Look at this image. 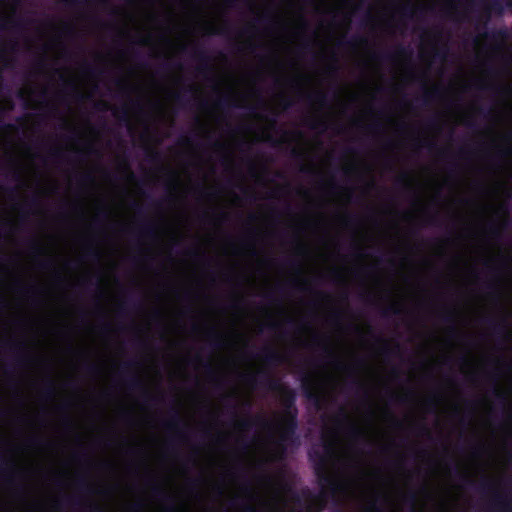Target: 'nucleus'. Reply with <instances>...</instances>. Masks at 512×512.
I'll use <instances>...</instances> for the list:
<instances>
[{"instance_id":"f257e3e1","label":"nucleus","mask_w":512,"mask_h":512,"mask_svg":"<svg viewBox=\"0 0 512 512\" xmlns=\"http://www.w3.org/2000/svg\"><path fill=\"white\" fill-rule=\"evenodd\" d=\"M242 380L253 388L265 387L270 391L281 393L282 416L278 425L279 435L276 441L274 460L283 461L286 458L288 446H298V408L296 406L297 394L294 389L281 384L267 371H258L253 374H243Z\"/></svg>"},{"instance_id":"f03ea898","label":"nucleus","mask_w":512,"mask_h":512,"mask_svg":"<svg viewBox=\"0 0 512 512\" xmlns=\"http://www.w3.org/2000/svg\"><path fill=\"white\" fill-rule=\"evenodd\" d=\"M333 452V443L325 442L324 453L319 450H311L308 452V458L313 464L318 484L322 489H328L334 496L344 489V485L335 474L329 471L328 463Z\"/></svg>"},{"instance_id":"7ed1b4c3","label":"nucleus","mask_w":512,"mask_h":512,"mask_svg":"<svg viewBox=\"0 0 512 512\" xmlns=\"http://www.w3.org/2000/svg\"><path fill=\"white\" fill-rule=\"evenodd\" d=\"M70 506L76 509H84L87 512H110L101 505L93 501H84L78 496L58 495L55 503L56 512H64V506Z\"/></svg>"},{"instance_id":"20e7f679","label":"nucleus","mask_w":512,"mask_h":512,"mask_svg":"<svg viewBox=\"0 0 512 512\" xmlns=\"http://www.w3.org/2000/svg\"><path fill=\"white\" fill-rule=\"evenodd\" d=\"M151 492L162 503L165 512H182L186 510L184 504H178L175 497L167 493L160 485L153 484Z\"/></svg>"},{"instance_id":"39448f33","label":"nucleus","mask_w":512,"mask_h":512,"mask_svg":"<svg viewBox=\"0 0 512 512\" xmlns=\"http://www.w3.org/2000/svg\"><path fill=\"white\" fill-rule=\"evenodd\" d=\"M469 4L472 7L481 6L485 10L487 18L491 13L502 15L506 8L512 12V0H471Z\"/></svg>"},{"instance_id":"423d86ee","label":"nucleus","mask_w":512,"mask_h":512,"mask_svg":"<svg viewBox=\"0 0 512 512\" xmlns=\"http://www.w3.org/2000/svg\"><path fill=\"white\" fill-rule=\"evenodd\" d=\"M333 421L337 427H340L344 423H349L347 428V434L351 439L355 441H360L364 439L363 431L359 429L355 424L349 422L348 414L343 408L339 410V413L333 418Z\"/></svg>"},{"instance_id":"0eeeda50","label":"nucleus","mask_w":512,"mask_h":512,"mask_svg":"<svg viewBox=\"0 0 512 512\" xmlns=\"http://www.w3.org/2000/svg\"><path fill=\"white\" fill-rule=\"evenodd\" d=\"M301 381L304 397L316 408L320 409L323 402V397L318 391L315 390L311 377L308 374H305Z\"/></svg>"},{"instance_id":"6e6552de","label":"nucleus","mask_w":512,"mask_h":512,"mask_svg":"<svg viewBox=\"0 0 512 512\" xmlns=\"http://www.w3.org/2000/svg\"><path fill=\"white\" fill-rule=\"evenodd\" d=\"M5 346L14 353V360L19 366H24L30 361V357L25 353L24 343L9 341L5 343Z\"/></svg>"},{"instance_id":"1a4fd4ad","label":"nucleus","mask_w":512,"mask_h":512,"mask_svg":"<svg viewBox=\"0 0 512 512\" xmlns=\"http://www.w3.org/2000/svg\"><path fill=\"white\" fill-rule=\"evenodd\" d=\"M124 384L125 386L129 389V390H132V391H140V390H143L144 391V398L146 400H151V401H154V402H158L159 400H161L160 398H156V397H152L145 389H144V384L142 382V380L139 378V376H137L136 374H129V375H126L124 377Z\"/></svg>"},{"instance_id":"9d476101","label":"nucleus","mask_w":512,"mask_h":512,"mask_svg":"<svg viewBox=\"0 0 512 512\" xmlns=\"http://www.w3.org/2000/svg\"><path fill=\"white\" fill-rule=\"evenodd\" d=\"M490 509L496 510L499 512H510L512 511V505L510 499L497 491H494L492 494Z\"/></svg>"},{"instance_id":"9b49d317","label":"nucleus","mask_w":512,"mask_h":512,"mask_svg":"<svg viewBox=\"0 0 512 512\" xmlns=\"http://www.w3.org/2000/svg\"><path fill=\"white\" fill-rule=\"evenodd\" d=\"M270 425H271V423L261 416L239 419L235 422V426L238 429L243 430V431H249L254 426H261V427L267 428V427H270Z\"/></svg>"},{"instance_id":"f8f14e48","label":"nucleus","mask_w":512,"mask_h":512,"mask_svg":"<svg viewBox=\"0 0 512 512\" xmlns=\"http://www.w3.org/2000/svg\"><path fill=\"white\" fill-rule=\"evenodd\" d=\"M258 357L261 358V360L270 366H276L283 361V357L279 352H277L275 349L271 347H264L258 354Z\"/></svg>"},{"instance_id":"ddd939ff","label":"nucleus","mask_w":512,"mask_h":512,"mask_svg":"<svg viewBox=\"0 0 512 512\" xmlns=\"http://www.w3.org/2000/svg\"><path fill=\"white\" fill-rule=\"evenodd\" d=\"M1 470L5 481L10 485H14L18 474L15 462L12 459L4 458L1 463Z\"/></svg>"},{"instance_id":"4468645a","label":"nucleus","mask_w":512,"mask_h":512,"mask_svg":"<svg viewBox=\"0 0 512 512\" xmlns=\"http://www.w3.org/2000/svg\"><path fill=\"white\" fill-rule=\"evenodd\" d=\"M193 57L200 62V66L198 67V71L200 73L205 74L212 71L210 64L211 59L204 49L195 47L193 51Z\"/></svg>"},{"instance_id":"2eb2a0df","label":"nucleus","mask_w":512,"mask_h":512,"mask_svg":"<svg viewBox=\"0 0 512 512\" xmlns=\"http://www.w3.org/2000/svg\"><path fill=\"white\" fill-rule=\"evenodd\" d=\"M164 426L170 431H176L182 436V428L184 427L183 420L180 416V413L177 409H172L170 418L164 422Z\"/></svg>"},{"instance_id":"dca6fc26","label":"nucleus","mask_w":512,"mask_h":512,"mask_svg":"<svg viewBox=\"0 0 512 512\" xmlns=\"http://www.w3.org/2000/svg\"><path fill=\"white\" fill-rule=\"evenodd\" d=\"M441 93L442 89L439 86H433L431 89L425 88L421 97L423 105H427L430 102L438 99L441 96Z\"/></svg>"},{"instance_id":"f3484780","label":"nucleus","mask_w":512,"mask_h":512,"mask_svg":"<svg viewBox=\"0 0 512 512\" xmlns=\"http://www.w3.org/2000/svg\"><path fill=\"white\" fill-rule=\"evenodd\" d=\"M408 54L410 55L411 53L407 50V48L402 45H399L396 48V51L394 54L385 52V53H381V54H375L374 57L376 59H380V60H384V61H392L394 59V56H406Z\"/></svg>"},{"instance_id":"a211bd4d","label":"nucleus","mask_w":512,"mask_h":512,"mask_svg":"<svg viewBox=\"0 0 512 512\" xmlns=\"http://www.w3.org/2000/svg\"><path fill=\"white\" fill-rule=\"evenodd\" d=\"M484 321L489 325L494 334L504 335L506 333L507 324L505 319L495 321L492 318H485Z\"/></svg>"},{"instance_id":"6ab92c4d","label":"nucleus","mask_w":512,"mask_h":512,"mask_svg":"<svg viewBox=\"0 0 512 512\" xmlns=\"http://www.w3.org/2000/svg\"><path fill=\"white\" fill-rule=\"evenodd\" d=\"M440 318H441V320L444 323L451 324L449 331L452 334H456L457 333V328L455 326V322H456V312H455V310H453V309H446L440 315Z\"/></svg>"},{"instance_id":"aec40b11","label":"nucleus","mask_w":512,"mask_h":512,"mask_svg":"<svg viewBox=\"0 0 512 512\" xmlns=\"http://www.w3.org/2000/svg\"><path fill=\"white\" fill-rule=\"evenodd\" d=\"M140 233L149 239H155L157 236V227L151 221H144L140 226Z\"/></svg>"},{"instance_id":"412c9836","label":"nucleus","mask_w":512,"mask_h":512,"mask_svg":"<svg viewBox=\"0 0 512 512\" xmlns=\"http://www.w3.org/2000/svg\"><path fill=\"white\" fill-rule=\"evenodd\" d=\"M209 345L213 349H221L224 347L223 335L216 332L215 330H211L208 334Z\"/></svg>"},{"instance_id":"4be33fe9","label":"nucleus","mask_w":512,"mask_h":512,"mask_svg":"<svg viewBox=\"0 0 512 512\" xmlns=\"http://www.w3.org/2000/svg\"><path fill=\"white\" fill-rule=\"evenodd\" d=\"M403 503L410 507L411 512H417L418 495L415 491H409L402 497Z\"/></svg>"},{"instance_id":"5701e85b","label":"nucleus","mask_w":512,"mask_h":512,"mask_svg":"<svg viewBox=\"0 0 512 512\" xmlns=\"http://www.w3.org/2000/svg\"><path fill=\"white\" fill-rule=\"evenodd\" d=\"M247 497L249 502H242L241 505H239V507L244 512H260V510L251 503L252 501H255L257 499V495L249 489Z\"/></svg>"},{"instance_id":"b1692460","label":"nucleus","mask_w":512,"mask_h":512,"mask_svg":"<svg viewBox=\"0 0 512 512\" xmlns=\"http://www.w3.org/2000/svg\"><path fill=\"white\" fill-rule=\"evenodd\" d=\"M306 99L309 102H316L321 107H326L328 105V98L324 92H317L315 94L307 95Z\"/></svg>"},{"instance_id":"393cba45","label":"nucleus","mask_w":512,"mask_h":512,"mask_svg":"<svg viewBox=\"0 0 512 512\" xmlns=\"http://www.w3.org/2000/svg\"><path fill=\"white\" fill-rule=\"evenodd\" d=\"M378 340L384 343L381 349V354L384 355L385 357L398 355L400 353L401 346L399 343H397L394 348H390L385 340L380 338Z\"/></svg>"},{"instance_id":"a878e982","label":"nucleus","mask_w":512,"mask_h":512,"mask_svg":"<svg viewBox=\"0 0 512 512\" xmlns=\"http://www.w3.org/2000/svg\"><path fill=\"white\" fill-rule=\"evenodd\" d=\"M401 18L403 19H413L415 15V8L411 3L403 4L399 9Z\"/></svg>"},{"instance_id":"bb28decb","label":"nucleus","mask_w":512,"mask_h":512,"mask_svg":"<svg viewBox=\"0 0 512 512\" xmlns=\"http://www.w3.org/2000/svg\"><path fill=\"white\" fill-rule=\"evenodd\" d=\"M215 104L220 109L238 107V103L235 100L231 99L229 96H223L219 98Z\"/></svg>"},{"instance_id":"cd10ccee","label":"nucleus","mask_w":512,"mask_h":512,"mask_svg":"<svg viewBox=\"0 0 512 512\" xmlns=\"http://www.w3.org/2000/svg\"><path fill=\"white\" fill-rule=\"evenodd\" d=\"M402 313V310L396 304H391L381 311V316L384 318H389L391 316H397Z\"/></svg>"},{"instance_id":"c85d7f7f","label":"nucleus","mask_w":512,"mask_h":512,"mask_svg":"<svg viewBox=\"0 0 512 512\" xmlns=\"http://www.w3.org/2000/svg\"><path fill=\"white\" fill-rule=\"evenodd\" d=\"M56 394L54 383L49 379L42 389V395L45 399H52Z\"/></svg>"},{"instance_id":"c756f323","label":"nucleus","mask_w":512,"mask_h":512,"mask_svg":"<svg viewBox=\"0 0 512 512\" xmlns=\"http://www.w3.org/2000/svg\"><path fill=\"white\" fill-rule=\"evenodd\" d=\"M339 45H346V46H349V47H356L357 45H362V44H367V38L363 37V36H353L350 40L348 41H345V42H339L338 43Z\"/></svg>"},{"instance_id":"7c9ffc66","label":"nucleus","mask_w":512,"mask_h":512,"mask_svg":"<svg viewBox=\"0 0 512 512\" xmlns=\"http://www.w3.org/2000/svg\"><path fill=\"white\" fill-rule=\"evenodd\" d=\"M203 367L205 368L207 375L210 378L215 380L217 387L222 388L223 382L221 380H219L218 378H216V373H215L212 365L210 364V362H208V361L203 362Z\"/></svg>"},{"instance_id":"2f4dec72","label":"nucleus","mask_w":512,"mask_h":512,"mask_svg":"<svg viewBox=\"0 0 512 512\" xmlns=\"http://www.w3.org/2000/svg\"><path fill=\"white\" fill-rule=\"evenodd\" d=\"M77 488L79 491L86 493V494H93L95 491L93 490L92 486L88 483V481L85 478H79L77 481Z\"/></svg>"},{"instance_id":"473e14b6","label":"nucleus","mask_w":512,"mask_h":512,"mask_svg":"<svg viewBox=\"0 0 512 512\" xmlns=\"http://www.w3.org/2000/svg\"><path fill=\"white\" fill-rule=\"evenodd\" d=\"M22 512H45V507L41 501L35 500Z\"/></svg>"},{"instance_id":"72a5a7b5","label":"nucleus","mask_w":512,"mask_h":512,"mask_svg":"<svg viewBox=\"0 0 512 512\" xmlns=\"http://www.w3.org/2000/svg\"><path fill=\"white\" fill-rule=\"evenodd\" d=\"M114 116L120 121L129 123V113L126 107H122L120 110H115Z\"/></svg>"},{"instance_id":"f704fd0d","label":"nucleus","mask_w":512,"mask_h":512,"mask_svg":"<svg viewBox=\"0 0 512 512\" xmlns=\"http://www.w3.org/2000/svg\"><path fill=\"white\" fill-rule=\"evenodd\" d=\"M87 258L93 260V261H99L101 258L100 251L95 247H90L86 251Z\"/></svg>"},{"instance_id":"c9c22d12","label":"nucleus","mask_w":512,"mask_h":512,"mask_svg":"<svg viewBox=\"0 0 512 512\" xmlns=\"http://www.w3.org/2000/svg\"><path fill=\"white\" fill-rule=\"evenodd\" d=\"M146 152H147V158L149 161L159 162L161 160V154L158 151L149 147V148H147Z\"/></svg>"},{"instance_id":"e433bc0d","label":"nucleus","mask_w":512,"mask_h":512,"mask_svg":"<svg viewBox=\"0 0 512 512\" xmlns=\"http://www.w3.org/2000/svg\"><path fill=\"white\" fill-rule=\"evenodd\" d=\"M493 395L498 400L499 403H501L503 406L506 405L507 397L504 392L499 390L496 386L493 389Z\"/></svg>"},{"instance_id":"4c0bfd02","label":"nucleus","mask_w":512,"mask_h":512,"mask_svg":"<svg viewBox=\"0 0 512 512\" xmlns=\"http://www.w3.org/2000/svg\"><path fill=\"white\" fill-rule=\"evenodd\" d=\"M493 489V485L492 483L487 480V479H484L480 482L479 486H478V490L482 493H486L488 491H491Z\"/></svg>"},{"instance_id":"58836bf2","label":"nucleus","mask_w":512,"mask_h":512,"mask_svg":"<svg viewBox=\"0 0 512 512\" xmlns=\"http://www.w3.org/2000/svg\"><path fill=\"white\" fill-rule=\"evenodd\" d=\"M308 126L311 129H318V128L326 129L327 128L326 122L324 120H322V119L313 120L310 123H308Z\"/></svg>"},{"instance_id":"ea45409f","label":"nucleus","mask_w":512,"mask_h":512,"mask_svg":"<svg viewBox=\"0 0 512 512\" xmlns=\"http://www.w3.org/2000/svg\"><path fill=\"white\" fill-rule=\"evenodd\" d=\"M314 342L318 347H320L329 357H333V353L330 350V348L324 343L322 340H320L318 337L314 339Z\"/></svg>"},{"instance_id":"a19ab883","label":"nucleus","mask_w":512,"mask_h":512,"mask_svg":"<svg viewBox=\"0 0 512 512\" xmlns=\"http://www.w3.org/2000/svg\"><path fill=\"white\" fill-rule=\"evenodd\" d=\"M85 370L90 375H98L100 373L99 366L94 363L85 364Z\"/></svg>"},{"instance_id":"79ce46f5","label":"nucleus","mask_w":512,"mask_h":512,"mask_svg":"<svg viewBox=\"0 0 512 512\" xmlns=\"http://www.w3.org/2000/svg\"><path fill=\"white\" fill-rule=\"evenodd\" d=\"M144 507H145L144 503L141 502V501H138V502H135V503L131 504L127 508V512H143Z\"/></svg>"},{"instance_id":"37998d69","label":"nucleus","mask_w":512,"mask_h":512,"mask_svg":"<svg viewBox=\"0 0 512 512\" xmlns=\"http://www.w3.org/2000/svg\"><path fill=\"white\" fill-rule=\"evenodd\" d=\"M396 183L397 184H401L403 185L405 188L409 189L410 188V180H409V176L407 173H403L402 175H400L397 180H396Z\"/></svg>"},{"instance_id":"c03bdc74","label":"nucleus","mask_w":512,"mask_h":512,"mask_svg":"<svg viewBox=\"0 0 512 512\" xmlns=\"http://www.w3.org/2000/svg\"><path fill=\"white\" fill-rule=\"evenodd\" d=\"M380 499H381V497H376L375 499H373L368 505V511L379 512L380 511V506H379Z\"/></svg>"},{"instance_id":"a18cd8bd","label":"nucleus","mask_w":512,"mask_h":512,"mask_svg":"<svg viewBox=\"0 0 512 512\" xmlns=\"http://www.w3.org/2000/svg\"><path fill=\"white\" fill-rule=\"evenodd\" d=\"M477 88L479 90H483V91H488V90H495L497 92L499 91H502L504 90L502 87H499V86H494V85H490V84H483V83H480Z\"/></svg>"},{"instance_id":"49530a36","label":"nucleus","mask_w":512,"mask_h":512,"mask_svg":"<svg viewBox=\"0 0 512 512\" xmlns=\"http://www.w3.org/2000/svg\"><path fill=\"white\" fill-rule=\"evenodd\" d=\"M290 155L293 159L298 160L300 162H302L304 159V153L297 148H292L290 151Z\"/></svg>"},{"instance_id":"de8ad7c7","label":"nucleus","mask_w":512,"mask_h":512,"mask_svg":"<svg viewBox=\"0 0 512 512\" xmlns=\"http://www.w3.org/2000/svg\"><path fill=\"white\" fill-rule=\"evenodd\" d=\"M349 388H355L357 392L364 391V385L357 378H353L349 384Z\"/></svg>"},{"instance_id":"09e8293b","label":"nucleus","mask_w":512,"mask_h":512,"mask_svg":"<svg viewBox=\"0 0 512 512\" xmlns=\"http://www.w3.org/2000/svg\"><path fill=\"white\" fill-rule=\"evenodd\" d=\"M447 53H448L447 47H443L441 49H436L434 51V57L439 60H444L447 56Z\"/></svg>"},{"instance_id":"8fccbe9b","label":"nucleus","mask_w":512,"mask_h":512,"mask_svg":"<svg viewBox=\"0 0 512 512\" xmlns=\"http://www.w3.org/2000/svg\"><path fill=\"white\" fill-rule=\"evenodd\" d=\"M412 396V392H408L405 396H396L394 394H391V400L392 401H397L399 403H406L409 398Z\"/></svg>"},{"instance_id":"3c124183","label":"nucleus","mask_w":512,"mask_h":512,"mask_svg":"<svg viewBox=\"0 0 512 512\" xmlns=\"http://www.w3.org/2000/svg\"><path fill=\"white\" fill-rule=\"evenodd\" d=\"M81 184H91L94 183V177L91 173H85L80 177Z\"/></svg>"},{"instance_id":"603ef678","label":"nucleus","mask_w":512,"mask_h":512,"mask_svg":"<svg viewBox=\"0 0 512 512\" xmlns=\"http://www.w3.org/2000/svg\"><path fill=\"white\" fill-rule=\"evenodd\" d=\"M426 223L431 226H438L439 225V217L437 214H431L427 217Z\"/></svg>"},{"instance_id":"864d4df0","label":"nucleus","mask_w":512,"mask_h":512,"mask_svg":"<svg viewBox=\"0 0 512 512\" xmlns=\"http://www.w3.org/2000/svg\"><path fill=\"white\" fill-rule=\"evenodd\" d=\"M10 165L12 166V178L13 180L15 181H20L21 180V173L18 169H15V161L14 160H11L10 162Z\"/></svg>"},{"instance_id":"5fc2aeb1","label":"nucleus","mask_w":512,"mask_h":512,"mask_svg":"<svg viewBox=\"0 0 512 512\" xmlns=\"http://www.w3.org/2000/svg\"><path fill=\"white\" fill-rule=\"evenodd\" d=\"M511 154V148L505 147V148H499L497 149L496 155L499 158H505Z\"/></svg>"},{"instance_id":"6e6d98bb","label":"nucleus","mask_w":512,"mask_h":512,"mask_svg":"<svg viewBox=\"0 0 512 512\" xmlns=\"http://www.w3.org/2000/svg\"><path fill=\"white\" fill-rule=\"evenodd\" d=\"M227 32H228V28L227 27H223L221 29L211 28L208 31V33L212 34V35H225V34H227Z\"/></svg>"},{"instance_id":"4d7b16f0","label":"nucleus","mask_w":512,"mask_h":512,"mask_svg":"<svg viewBox=\"0 0 512 512\" xmlns=\"http://www.w3.org/2000/svg\"><path fill=\"white\" fill-rule=\"evenodd\" d=\"M53 266V262L52 260L48 259V260H43V261H40L39 262V268L43 269V270H48V269H51Z\"/></svg>"},{"instance_id":"13d9d810","label":"nucleus","mask_w":512,"mask_h":512,"mask_svg":"<svg viewBox=\"0 0 512 512\" xmlns=\"http://www.w3.org/2000/svg\"><path fill=\"white\" fill-rule=\"evenodd\" d=\"M417 143L419 144L420 147H427L430 151H432L436 148V143L433 141H426V142L419 141Z\"/></svg>"},{"instance_id":"bf43d9fd","label":"nucleus","mask_w":512,"mask_h":512,"mask_svg":"<svg viewBox=\"0 0 512 512\" xmlns=\"http://www.w3.org/2000/svg\"><path fill=\"white\" fill-rule=\"evenodd\" d=\"M370 132H380L382 130V124L380 122H375L367 127Z\"/></svg>"},{"instance_id":"052dcab7","label":"nucleus","mask_w":512,"mask_h":512,"mask_svg":"<svg viewBox=\"0 0 512 512\" xmlns=\"http://www.w3.org/2000/svg\"><path fill=\"white\" fill-rule=\"evenodd\" d=\"M489 231H490V234L494 237V238H499L500 235H501V232H500V229L494 225H491L489 227Z\"/></svg>"},{"instance_id":"680f3d73","label":"nucleus","mask_w":512,"mask_h":512,"mask_svg":"<svg viewBox=\"0 0 512 512\" xmlns=\"http://www.w3.org/2000/svg\"><path fill=\"white\" fill-rule=\"evenodd\" d=\"M460 5V1L459 0H453L451 1L449 4H448V11L449 12H454V11H457L458 9V6Z\"/></svg>"},{"instance_id":"e2e57ef3","label":"nucleus","mask_w":512,"mask_h":512,"mask_svg":"<svg viewBox=\"0 0 512 512\" xmlns=\"http://www.w3.org/2000/svg\"><path fill=\"white\" fill-rule=\"evenodd\" d=\"M174 99L176 100V102H178L179 104H185L187 103V98L185 97L184 94L182 93H176L174 94Z\"/></svg>"},{"instance_id":"0e129e2a","label":"nucleus","mask_w":512,"mask_h":512,"mask_svg":"<svg viewBox=\"0 0 512 512\" xmlns=\"http://www.w3.org/2000/svg\"><path fill=\"white\" fill-rule=\"evenodd\" d=\"M344 220H345L346 225H351V224L356 223L357 217L355 215L348 214V215H346Z\"/></svg>"},{"instance_id":"69168bd1","label":"nucleus","mask_w":512,"mask_h":512,"mask_svg":"<svg viewBox=\"0 0 512 512\" xmlns=\"http://www.w3.org/2000/svg\"><path fill=\"white\" fill-rule=\"evenodd\" d=\"M30 245H31V249H32L33 253H35L37 255L41 254L42 250L36 241H34V240L31 241Z\"/></svg>"},{"instance_id":"338daca9","label":"nucleus","mask_w":512,"mask_h":512,"mask_svg":"<svg viewBox=\"0 0 512 512\" xmlns=\"http://www.w3.org/2000/svg\"><path fill=\"white\" fill-rule=\"evenodd\" d=\"M51 156L55 159V160H62L63 158V154L62 152L59 150V149H54L51 151Z\"/></svg>"},{"instance_id":"774afa93","label":"nucleus","mask_w":512,"mask_h":512,"mask_svg":"<svg viewBox=\"0 0 512 512\" xmlns=\"http://www.w3.org/2000/svg\"><path fill=\"white\" fill-rule=\"evenodd\" d=\"M95 108L100 110V111H107L109 109V105L106 102H98L95 105Z\"/></svg>"}]
</instances>
